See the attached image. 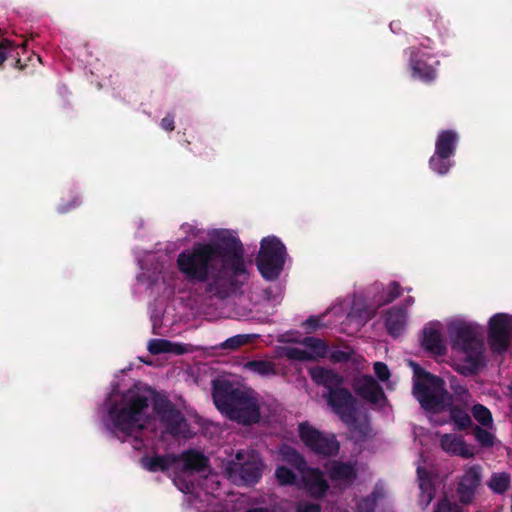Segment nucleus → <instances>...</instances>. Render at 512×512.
<instances>
[{
    "label": "nucleus",
    "instance_id": "nucleus-1",
    "mask_svg": "<svg viewBox=\"0 0 512 512\" xmlns=\"http://www.w3.org/2000/svg\"><path fill=\"white\" fill-rule=\"evenodd\" d=\"M177 265L187 278L208 282L209 291L218 294L247 279L241 244L233 240L229 249L199 243L178 255Z\"/></svg>",
    "mask_w": 512,
    "mask_h": 512
},
{
    "label": "nucleus",
    "instance_id": "nucleus-2",
    "mask_svg": "<svg viewBox=\"0 0 512 512\" xmlns=\"http://www.w3.org/2000/svg\"><path fill=\"white\" fill-rule=\"evenodd\" d=\"M448 335L456 370L464 375L475 373L483 359L482 328L475 323L453 320L448 324Z\"/></svg>",
    "mask_w": 512,
    "mask_h": 512
},
{
    "label": "nucleus",
    "instance_id": "nucleus-3",
    "mask_svg": "<svg viewBox=\"0 0 512 512\" xmlns=\"http://www.w3.org/2000/svg\"><path fill=\"white\" fill-rule=\"evenodd\" d=\"M118 433L134 437V448L140 449L138 433L151 424L148 397L139 389H129L110 412Z\"/></svg>",
    "mask_w": 512,
    "mask_h": 512
},
{
    "label": "nucleus",
    "instance_id": "nucleus-4",
    "mask_svg": "<svg viewBox=\"0 0 512 512\" xmlns=\"http://www.w3.org/2000/svg\"><path fill=\"white\" fill-rule=\"evenodd\" d=\"M213 399L217 409L232 421L250 425L260 419V403L251 390H235L230 392L228 385L215 381Z\"/></svg>",
    "mask_w": 512,
    "mask_h": 512
},
{
    "label": "nucleus",
    "instance_id": "nucleus-5",
    "mask_svg": "<svg viewBox=\"0 0 512 512\" xmlns=\"http://www.w3.org/2000/svg\"><path fill=\"white\" fill-rule=\"evenodd\" d=\"M141 462L144 468L152 472L176 467L179 473L175 476L174 483L182 492L192 493L193 484L187 483L183 476L202 470L206 465V458L199 452L188 451L180 457L172 455L144 457Z\"/></svg>",
    "mask_w": 512,
    "mask_h": 512
},
{
    "label": "nucleus",
    "instance_id": "nucleus-6",
    "mask_svg": "<svg viewBox=\"0 0 512 512\" xmlns=\"http://www.w3.org/2000/svg\"><path fill=\"white\" fill-rule=\"evenodd\" d=\"M311 378L328 389V404L340 418L349 423L353 419L355 400L352 394L342 387V378L331 370L315 367L310 370Z\"/></svg>",
    "mask_w": 512,
    "mask_h": 512
},
{
    "label": "nucleus",
    "instance_id": "nucleus-7",
    "mask_svg": "<svg viewBox=\"0 0 512 512\" xmlns=\"http://www.w3.org/2000/svg\"><path fill=\"white\" fill-rule=\"evenodd\" d=\"M414 370L413 394L421 406L428 411L439 412L450 405V397L444 390L443 381L426 373L417 364L410 362Z\"/></svg>",
    "mask_w": 512,
    "mask_h": 512
},
{
    "label": "nucleus",
    "instance_id": "nucleus-8",
    "mask_svg": "<svg viewBox=\"0 0 512 512\" xmlns=\"http://www.w3.org/2000/svg\"><path fill=\"white\" fill-rule=\"evenodd\" d=\"M262 462L254 451H241L227 467L229 478L237 483L250 484L256 482L262 472Z\"/></svg>",
    "mask_w": 512,
    "mask_h": 512
},
{
    "label": "nucleus",
    "instance_id": "nucleus-9",
    "mask_svg": "<svg viewBox=\"0 0 512 512\" xmlns=\"http://www.w3.org/2000/svg\"><path fill=\"white\" fill-rule=\"evenodd\" d=\"M280 454L284 461L290 463L300 472L304 488L312 496L322 497L326 493L328 484L318 469L306 467L302 457L291 448H283Z\"/></svg>",
    "mask_w": 512,
    "mask_h": 512
},
{
    "label": "nucleus",
    "instance_id": "nucleus-10",
    "mask_svg": "<svg viewBox=\"0 0 512 512\" xmlns=\"http://www.w3.org/2000/svg\"><path fill=\"white\" fill-rule=\"evenodd\" d=\"M285 261V247L276 237L264 238L257 258L258 268L266 279L278 276Z\"/></svg>",
    "mask_w": 512,
    "mask_h": 512
},
{
    "label": "nucleus",
    "instance_id": "nucleus-11",
    "mask_svg": "<svg viewBox=\"0 0 512 512\" xmlns=\"http://www.w3.org/2000/svg\"><path fill=\"white\" fill-rule=\"evenodd\" d=\"M299 436L308 448L318 454L332 455L339 449V444L333 435H323L308 423L299 425Z\"/></svg>",
    "mask_w": 512,
    "mask_h": 512
},
{
    "label": "nucleus",
    "instance_id": "nucleus-12",
    "mask_svg": "<svg viewBox=\"0 0 512 512\" xmlns=\"http://www.w3.org/2000/svg\"><path fill=\"white\" fill-rule=\"evenodd\" d=\"M512 317L506 314H497L489 322V341L491 347L498 352L504 351L510 339Z\"/></svg>",
    "mask_w": 512,
    "mask_h": 512
},
{
    "label": "nucleus",
    "instance_id": "nucleus-13",
    "mask_svg": "<svg viewBox=\"0 0 512 512\" xmlns=\"http://www.w3.org/2000/svg\"><path fill=\"white\" fill-rule=\"evenodd\" d=\"M327 353L326 344L317 338H306L301 347H289L285 351L287 358L292 360L307 361L324 357Z\"/></svg>",
    "mask_w": 512,
    "mask_h": 512
},
{
    "label": "nucleus",
    "instance_id": "nucleus-14",
    "mask_svg": "<svg viewBox=\"0 0 512 512\" xmlns=\"http://www.w3.org/2000/svg\"><path fill=\"white\" fill-rule=\"evenodd\" d=\"M161 423L165 426L166 431L184 438L190 437L187 424L181 414L171 405L167 404L162 412L159 413Z\"/></svg>",
    "mask_w": 512,
    "mask_h": 512
},
{
    "label": "nucleus",
    "instance_id": "nucleus-15",
    "mask_svg": "<svg viewBox=\"0 0 512 512\" xmlns=\"http://www.w3.org/2000/svg\"><path fill=\"white\" fill-rule=\"evenodd\" d=\"M480 476L481 468L479 466L475 465L466 469L458 486V494L462 502L468 503L471 501L475 489L479 485Z\"/></svg>",
    "mask_w": 512,
    "mask_h": 512
},
{
    "label": "nucleus",
    "instance_id": "nucleus-16",
    "mask_svg": "<svg viewBox=\"0 0 512 512\" xmlns=\"http://www.w3.org/2000/svg\"><path fill=\"white\" fill-rule=\"evenodd\" d=\"M441 448L450 454L463 458H470L474 455L473 448L466 445L462 438L454 434H444L440 438Z\"/></svg>",
    "mask_w": 512,
    "mask_h": 512
},
{
    "label": "nucleus",
    "instance_id": "nucleus-17",
    "mask_svg": "<svg viewBox=\"0 0 512 512\" xmlns=\"http://www.w3.org/2000/svg\"><path fill=\"white\" fill-rule=\"evenodd\" d=\"M422 344L425 349L435 355H443L445 353L446 346L439 325L431 324L424 329Z\"/></svg>",
    "mask_w": 512,
    "mask_h": 512
},
{
    "label": "nucleus",
    "instance_id": "nucleus-18",
    "mask_svg": "<svg viewBox=\"0 0 512 512\" xmlns=\"http://www.w3.org/2000/svg\"><path fill=\"white\" fill-rule=\"evenodd\" d=\"M357 392L370 402H379L384 394L381 387L371 376H362L355 384Z\"/></svg>",
    "mask_w": 512,
    "mask_h": 512
},
{
    "label": "nucleus",
    "instance_id": "nucleus-19",
    "mask_svg": "<svg viewBox=\"0 0 512 512\" xmlns=\"http://www.w3.org/2000/svg\"><path fill=\"white\" fill-rule=\"evenodd\" d=\"M419 487L421 490L420 504L427 507L433 499V483L430 474L421 465L417 467Z\"/></svg>",
    "mask_w": 512,
    "mask_h": 512
},
{
    "label": "nucleus",
    "instance_id": "nucleus-20",
    "mask_svg": "<svg viewBox=\"0 0 512 512\" xmlns=\"http://www.w3.org/2000/svg\"><path fill=\"white\" fill-rule=\"evenodd\" d=\"M328 472L331 479L340 484L349 483L356 475L353 466L338 462L331 463L328 467Z\"/></svg>",
    "mask_w": 512,
    "mask_h": 512
},
{
    "label": "nucleus",
    "instance_id": "nucleus-21",
    "mask_svg": "<svg viewBox=\"0 0 512 512\" xmlns=\"http://www.w3.org/2000/svg\"><path fill=\"white\" fill-rule=\"evenodd\" d=\"M457 142L455 132L447 130L439 133L436 140V154L441 156H451L454 153Z\"/></svg>",
    "mask_w": 512,
    "mask_h": 512
},
{
    "label": "nucleus",
    "instance_id": "nucleus-22",
    "mask_svg": "<svg viewBox=\"0 0 512 512\" xmlns=\"http://www.w3.org/2000/svg\"><path fill=\"white\" fill-rule=\"evenodd\" d=\"M406 323V313L402 309H393L388 313L386 326L390 334L396 336L404 328Z\"/></svg>",
    "mask_w": 512,
    "mask_h": 512
},
{
    "label": "nucleus",
    "instance_id": "nucleus-23",
    "mask_svg": "<svg viewBox=\"0 0 512 512\" xmlns=\"http://www.w3.org/2000/svg\"><path fill=\"white\" fill-rule=\"evenodd\" d=\"M413 76L423 81L429 82L436 78V70L434 67L428 65L424 60L413 59L411 62Z\"/></svg>",
    "mask_w": 512,
    "mask_h": 512
},
{
    "label": "nucleus",
    "instance_id": "nucleus-24",
    "mask_svg": "<svg viewBox=\"0 0 512 512\" xmlns=\"http://www.w3.org/2000/svg\"><path fill=\"white\" fill-rule=\"evenodd\" d=\"M510 485V476L507 473H495L488 482V486L496 493H503Z\"/></svg>",
    "mask_w": 512,
    "mask_h": 512
},
{
    "label": "nucleus",
    "instance_id": "nucleus-25",
    "mask_svg": "<svg viewBox=\"0 0 512 512\" xmlns=\"http://www.w3.org/2000/svg\"><path fill=\"white\" fill-rule=\"evenodd\" d=\"M245 368L262 376L275 373L274 365L269 361H250L245 364Z\"/></svg>",
    "mask_w": 512,
    "mask_h": 512
},
{
    "label": "nucleus",
    "instance_id": "nucleus-26",
    "mask_svg": "<svg viewBox=\"0 0 512 512\" xmlns=\"http://www.w3.org/2000/svg\"><path fill=\"white\" fill-rule=\"evenodd\" d=\"M473 417L478 421L481 425L491 427L493 420L491 412L481 404L474 405L472 409Z\"/></svg>",
    "mask_w": 512,
    "mask_h": 512
},
{
    "label": "nucleus",
    "instance_id": "nucleus-27",
    "mask_svg": "<svg viewBox=\"0 0 512 512\" xmlns=\"http://www.w3.org/2000/svg\"><path fill=\"white\" fill-rule=\"evenodd\" d=\"M449 157L450 156H441L435 153L430 159L431 168L439 174H445L450 168V163L447 160Z\"/></svg>",
    "mask_w": 512,
    "mask_h": 512
},
{
    "label": "nucleus",
    "instance_id": "nucleus-28",
    "mask_svg": "<svg viewBox=\"0 0 512 512\" xmlns=\"http://www.w3.org/2000/svg\"><path fill=\"white\" fill-rule=\"evenodd\" d=\"M275 477L280 485H291L296 480L294 473L285 466H279L276 469Z\"/></svg>",
    "mask_w": 512,
    "mask_h": 512
},
{
    "label": "nucleus",
    "instance_id": "nucleus-29",
    "mask_svg": "<svg viewBox=\"0 0 512 512\" xmlns=\"http://www.w3.org/2000/svg\"><path fill=\"white\" fill-rule=\"evenodd\" d=\"M450 414L452 420L460 428H466L471 424V418L465 410L454 408Z\"/></svg>",
    "mask_w": 512,
    "mask_h": 512
},
{
    "label": "nucleus",
    "instance_id": "nucleus-30",
    "mask_svg": "<svg viewBox=\"0 0 512 512\" xmlns=\"http://www.w3.org/2000/svg\"><path fill=\"white\" fill-rule=\"evenodd\" d=\"M148 350L152 354L170 352L171 343L163 339H152L148 343Z\"/></svg>",
    "mask_w": 512,
    "mask_h": 512
},
{
    "label": "nucleus",
    "instance_id": "nucleus-31",
    "mask_svg": "<svg viewBox=\"0 0 512 512\" xmlns=\"http://www.w3.org/2000/svg\"><path fill=\"white\" fill-rule=\"evenodd\" d=\"M475 436L483 446H492L494 443V435L488 430L477 428Z\"/></svg>",
    "mask_w": 512,
    "mask_h": 512
},
{
    "label": "nucleus",
    "instance_id": "nucleus-32",
    "mask_svg": "<svg viewBox=\"0 0 512 512\" xmlns=\"http://www.w3.org/2000/svg\"><path fill=\"white\" fill-rule=\"evenodd\" d=\"M248 342V337L247 336H244V335H237V336H234V337H231L229 339H227L224 343H223V348H226V349H236L244 344H246Z\"/></svg>",
    "mask_w": 512,
    "mask_h": 512
},
{
    "label": "nucleus",
    "instance_id": "nucleus-33",
    "mask_svg": "<svg viewBox=\"0 0 512 512\" xmlns=\"http://www.w3.org/2000/svg\"><path fill=\"white\" fill-rule=\"evenodd\" d=\"M374 371L381 381H386L390 377V372L387 365L382 362H376L374 364Z\"/></svg>",
    "mask_w": 512,
    "mask_h": 512
},
{
    "label": "nucleus",
    "instance_id": "nucleus-34",
    "mask_svg": "<svg viewBox=\"0 0 512 512\" xmlns=\"http://www.w3.org/2000/svg\"><path fill=\"white\" fill-rule=\"evenodd\" d=\"M13 46L12 41L6 38L0 39V65L6 60L7 54Z\"/></svg>",
    "mask_w": 512,
    "mask_h": 512
},
{
    "label": "nucleus",
    "instance_id": "nucleus-35",
    "mask_svg": "<svg viewBox=\"0 0 512 512\" xmlns=\"http://www.w3.org/2000/svg\"><path fill=\"white\" fill-rule=\"evenodd\" d=\"M296 512H320V506L311 502H300L296 507Z\"/></svg>",
    "mask_w": 512,
    "mask_h": 512
},
{
    "label": "nucleus",
    "instance_id": "nucleus-36",
    "mask_svg": "<svg viewBox=\"0 0 512 512\" xmlns=\"http://www.w3.org/2000/svg\"><path fill=\"white\" fill-rule=\"evenodd\" d=\"M435 512H461L456 504L450 503L448 500H442Z\"/></svg>",
    "mask_w": 512,
    "mask_h": 512
},
{
    "label": "nucleus",
    "instance_id": "nucleus-37",
    "mask_svg": "<svg viewBox=\"0 0 512 512\" xmlns=\"http://www.w3.org/2000/svg\"><path fill=\"white\" fill-rule=\"evenodd\" d=\"M375 507L374 498H365L357 506L358 512H372Z\"/></svg>",
    "mask_w": 512,
    "mask_h": 512
},
{
    "label": "nucleus",
    "instance_id": "nucleus-38",
    "mask_svg": "<svg viewBox=\"0 0 512 512\" xmlns=\"http://www.w3.org/2000/svg\"><path fill=\"white\" fill-rule=\"evenodd\" d=\"M304 326L309 332L315 331L321 326L320 320L317 317H310L305 321Z\"/></svg>",
    "mask_w": 512,
    "mask_h": 512
},
{
    "label": "nucleus",
    "instance_id": "nucleus-39",
    "mask_svg": "<svg viewBox=\"0 0 512 512\" xmlns=\"http://www.w3.org/2000/svg\"><path fill=\"white\" fill-rule=\"evenodd\" d=\"M389 297L387 298V302L393 301L396 297L400 295L399 286L396 283H392L388 286Z\"/></svg>",
    "mask_w": 512,
    "mask_h": 512
},
{
    "label": "nucleus",
    "instance_id": "nucleus-40",
    "mask_svg": "<svg viewBox=\"0 0 512 512\" xmlns=\"http://www.w3.org/2000/svg\"><path fill=\"white\" fill-rule=\"evenodd\" d=\"M161 127L167 131L174 129V119L172 116H166L161 121Z\"/></svg>",
    "mask_w": 512,
    "mask_h": 512
}]
</instances>
